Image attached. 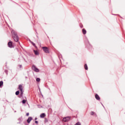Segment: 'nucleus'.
Segmentation results:
<instances>
[{
	"mask_svg": "<svg viewBox=\"0 0 125 125\" xmlns=\"http://www.w3.org/2000/svg\"><path fill=\"white\" fill-rule=\"evenodd\" d=\"M91 115H94V112L93 111H92V112H91Z\"/></svg>",
	"mask_w": 125,
	"mask_h": 125,
	"instance_id": "18",
	"label": "nucleus"
},
{
	"mask_svg": "<svg viewBox=\"0 0 125 125\" xmlns=\"http://www.w3.org/2000/svg\"><path fill=\"white\" fill-rule=\"evenodd\" d=\"M70 120H71V116H68V117L63 118L62 121L63 122H64L65 123H66V122H69V121H70Z\"/></svg>",
	"mask_w": 125,
	"mask_h": 125,
	"instance_id": "2",
	"label": "nucleus"
},
{
	"mask_svg": "<svg viewBox=\"0 0 125 125\" xmlns=\"http://www.w3.org/2000/svg\"><path fill=\"white\" fill-rule=\"evenodd\" d=\"M32 117H29L28 119L27 120V122L28 124H30V123L31 122V121H32Z\"/></svg>",
	"mask_w": 125,
	"mask_h": 125,
	"instance_id": "7",
	"label": "nucleus"
},
{
	"mask_svg": "<svg viewBox=\"0 0 125 125\" xmlns=\"http://www.w3.org/2000/svg\"><path fill=\"white\" fill-rule=\"evenodd\" d=\"M8 46H9V47H10L11 48H12V47H13V45H12V42L10 41L9 42H8Z\"/></svg>",
	"mask_w": 125,
	"mask_h": 125,
	"instance_id": "5",
	"label": "nucleus"
},
{
	"mask_svg": "<svg viewBox=\"0 0 125 125\" xmlns=\"http://www.w3.org/2000/svg\"><path fill=\"white\" fill-rule=\"evenodd\" d=\"M2 85H3V82L0 81V87Z\"/></svg>",
	"mask_w": 125,
	"mask_h": 125,
	"instance_id": "13",
	"label": "nucleus"
},
{
	"mask_svg": "<svg viewBox=\"0 0 125 125\" xmlns=\"http://www.w3.org/2000/svg\"><path fill=\"white\" fill-rule=\"evenodd\" d=\"M41 81V79L40 78H37L36 82H38V83Z\"/></svg>",
	"mask_w": 125,
	"mask_h": 125,
	"instance_id": "15",
	"label": "nucleus"
},
{
	"mask_svg": "<svg viewBox=\"0 0 125 125\" xmlns=\"http://www.w3.org/2000/svg\"><path fill=\"white\" fill-rule=\"evenodd\" d=\"M42 48L44 52L45 53H49V50H48V48H47V47H42Z\"/></svg>",
	"mask_w": 125,
	"mask_h": 125,
	"instance_id": "3",
	"label": "nucleus"
},
{
	"mask_svg": "<svg viewBox=\"0 0 125 125\" xmlns=\"http://www.w3.org/2000/svg\"><path fill=\"white\" fill-rule=\"evenodd\" d=\"M34 52L35 55H39V52H38V51L34 50Z\"/></svg>",
	"mask_w": 125,
	"mask_h": 125,
	"instance_id": "11",
	"label": "nucleus"
},
{
	"mask_svg": "<svg viewBox=\"0 0 125 125\" xmlns=\"http://www.w3.org/2000/svg\"><path fill=\"white\" fill-rule=\"evenodd\" d=\"M19 93H20V92L19 91H17L16 92V95H19Z\"/></svg>",
	"mask_w": 125,
	"mask_h": 125,
	"instance_id": "14",
	"label": "nucleus"
},
{
	"mask_svg": "<svg viewBox=\"0 0 125 125\" xmlns=\"http://www.w3.org/2000/svg\"><path fill=\"white\" fill-rule=\"evenodd\" d=\"M32 44H33V45H34V46H36V44H35V43L32 42Z\"/></svg>",
	"mask_w": 125,
	"mask_h": 125,
	"instance_id": "19",
	"label": "nucleus"
},
{
	"mask_svg": "<svg viewBox=\"0 0 125 125\" xmlns=\"http://www.w3.org/2000/svg\"><path fill=\"white\" fill-rule=\"evenodd\" d=\"M35 123L37 124H39V122L36 121H35Z\"/></svg>",
	"mask_w": 125,
	"mask_h": 125,
	"instance_id": "20",
	"label": "nucleus"
},
{
	"mask_svg": "<svg viewBox=\"0 0 125 125\" xmlns=\"http://www.w3.org/2000/svg\"><path fill=\"white\" fill-rule=\"evenodd\" d=\"M26 116L28 117L29 116V113H26Z\"/></svg>",
	"mask_w": 125,
	"mask_h": 125,
	"instance_id": "21",
	"label": "nucleus"
},
{
	"mask_svg": "<svg viewBox=\"0 0 125 125\" xmlns=\"http://www.w3.org/2000/svg\"><path fill=\"white\" fill-rule=\"evenodd\" d=\"M32 69L33 70H34L35 72H39V70L37 68V67L35 66V65H33L32 66Z\"/></svg>",
	"mask_w": 125,
	"mask_h": 125,
	"instance_id": "6",
	"label": "nucleus"
},
{
	"mask_svg": "<svg viewBox=\"0 0 125 125\" xmlns=\"http://www.w3.org/2000/svg\"><path fill=\"white\" fill-rule=\"evenodd\" d=\"M84 68L85 70H88V68L87 67V64H84Z\"/></svg>",
	"mask_w": 125,
	"mask_h": 125,
	"instance_id": "12",
	"label": "nucleus"
},
{
	"mask_svg": "<svg viewBox=\"0 0 125 125\" xmlns=\"http://www.w3.org/2000/svg\"><path fill=\"white\" fill-rule=\"evenodd\" d=\"M95 98L97 99V100H100V97L98 95V94L95 95Z\"/></svg>",
	"mask_w": 125,
	"mask_h": 125,
	"instance_id": "8",
	"label": "nucleus"
},
{
	"mask_svg": "<svg viewBox=\"0 0 125 125\" xmlns=\"http://www.w3.org/2000/svg\"><path fill=\"white\" fill-rule=\"evenodd\" d=\"M82 32H83V35H85V34H86V30H85V29H84V28L83 29Z\"/></svg>",
	"mask_w": 125,
	"mask_h": 125,
	"instance_id": "10",
	"label": "nucleus"
},
{
	"mask_svg": "<svg viewBox=\"0 0 125 125\" xmlns=\"http://www.w3.org/2000/svg\"><path fill=\"white\" fill-rule=\"evenodd\" d=\"M45 113H42L40 115V118H43L45 117Z\"/></svg>",
	"mask_w": 125,
	"mask_h": 125,
	"instance_id": "9",
	"label": "nucleus"
},
{
	"mask_svg": "<svg viewBox=\"0 0 125 125\" xmlns=\"http://www.w3.org/2000/svg\"><path fill=\"white\" fill-rule=\"evenodd\" d=\"M11 33L12 38L15 42H18V41H19V38H18V35H17V33H16L14 30H12Z\"/></svg>",
	"mask_w": 125,
	"mask_h": 125,
	"instance_id": "1",
	"label": "nucleus"
},
{
	"mask_svg": "<svg viewBox=\"0 0 125 125\" xmlns=\"http://www.w3.org/2000/svg\"><path fill=\"white\" fill-rule=\"evenodd\" d=\"M22 103H23V104H25V103H26V100H22Z\"/></svg>",
	"mask_w": 125,
	"mask_h": 125,
	"instance_id": "16",
	"label": "nucleus"
},
{
	"mask_svg": "<svg viewBox=\"0 0 125 125\" xmlns=\"http://www.w3.org/2000/svg\"><path fill=\"white\" fill-rule=\"evenodd\" d=\"M19 89L21 91V93L22 95V94H23V85L20 84L19 85Z\"/></svg>",
	"mask_w": 125,
	"mask_h": 125,
	"instance_id": "4",
	"label": "nucleus"
},
{
	"mask_svg": "<svg viewBox=\"0 0 125 125\" xmlns=\"http://www.w3.org/2000/svg\"><path fill=\"white\" fill-rule=\"evenodd\" d=\"M75 125H81V123L80 122H77Z\"/></svg>",
	"mask_w": 125,
	"mask_h": 125,
	"instance_id": "17",
	"label": "nucleus"
}]
</instances>
